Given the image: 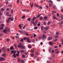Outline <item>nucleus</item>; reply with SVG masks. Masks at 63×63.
<instances>
[{"mask_svg": "<svg viewBox=\"0 0 63 63\" xmlns=\"http://www.w3.org/2000/svg\"><path fill=\"white\" fill-rule=\"evenodd\" d=\"M11 52L12 54H13V53H14L13 56H14V57L15 58H16V56L15 54V53H16V50H13L11 51Z\"/></svg>", "mask_w": 63, "mask_h": 63, "instance_id": "nucleus-1", "label": "nucleus"}, {"mask_svg": "<svg viewBox=\"0 0 63 63\" xmlns=\"http://www.w3.org/2000/svg\"><path fill=\"white\" fill-rule=\"evenodd\" d=\"M3 32L5 33V34H8V32H7V30L6 29H5L3 31Z\"/></svg>", "mask_w": 63, "mask_h": 63, "instance_id": "nucleus-2", "label": "nucleus"}, {"mask_svg": "<svg viewBox=\"0 0 63 63\" xmlns=\"http://www.w3.org/2000/svg\"><path fill=\"white\" fill-rule=\"evenodd\" d=\"M18 47H20L21 48L22 47V48L23 49V48H24L25 47L24 46H23V45L20 46V45H18Z\"/></svg>", "mask_w": 63, "mask_h": 63, "instance_id": "nucleus-3", "label": "nucleus"}, {"mask_svg": "<svg viewBox=\"0 0 63 63\" xmlns=\"http://www.w3.org/2000/svg\"><path fill=\"white\" fill-rule=\"evenodd\" d=\"M42 39L43 40H45V39H46V35L45 34H43L42 35Z\"/></svg>", "mask_w": 63, "mask_h": 63, "instance_id": "nucleus-4", "label": "nucleus"}, {"mask_svg": "<svg viewBox=\"0 0 63 63\" xmlns=\"http://www.w3.org/2000/svg\"><path fill=\"white\" fill-rule=\"evenodd\" d=\"M52 39V37H48L47 38V40L48 41H50V40H51Z\"/></svg>", "mask_w": 63, "mask_h": 63, "instance_id": "nucleus-5", "label": "nucleus"}, {"mask_svg": "<svg viewBox=\"0 0 63 63\" xmlns=\"http://www.w3.org/2000/svg\"><path fill=\"white\" fill-rule=\"evenodd\" d=\"M47 19V17L45 16L43 18V20H44V21H45V20H46Z\"/></svg>", "mask_w": 63, "mask_h": 63, "instance_id": "nucleus-6", "label": "nucleus"}, {"mask_svg": "<svg viewBox=\"0 0 63 63\" xmlns=\"http://www.w3.org/2000/svg\"><path fill=\"white\" fill-rule=\"evenodd\" d=\"M8 19L9 20H11V21H13V20H14V18H12V17H10Z\"/></svg>", "mask_w": 63, "mask_h": 63, "instance_id": "nucleus-7", "label": "nucleus"}, {"mask_svg": "<svg viewBox=\"0 0 63 63\" xmlns=\"http://www.w3.org/2000/svg\"><path fill=\"white\" fill-rule=\"evenodd\" d=\"M49 45H51V46H52L53 44V43L52 42H50L49 43Z\"/></svg>", "mask_w": 63, "mask_h": 63, "instance_id": "nucleus-8", "label": "nucleus"}, {"mask_svg": "<svg viewBox=\"0 0 63 63\" xmlns=\"http://www.w3.org/2000/svg\"><path fill=\"white\" fill-rule=\"evenodd\" d=\"M27 42H28V43H31V40H30L29 38H27Z\"/></svg>", "mask_w": 63, "mask_h": 63, "instance_id": "nucleus-9", "label": "nucleus"}, {"mask_svg": "<svg viewBox=\"0 0 63 63\" xmlns=\"http://www.w3.org/2000/svg\"><path fill=\"white\" fill-rule=\"evenodd\" d=\"M44 29H45V30H48V29H49V27H46L45 28H44Z\"/></svg>", "mask_w": 63, "mask_h": 63, "instance_id": "nucleus-10", "label": "nucleus"}, {"mask_svg": "<svg viewBox=\"0 0 63 63\" xmlns=\"http://www.w3.org/2000/svg\"><path fill=\"white\" fill-rule=\"evenodd\" d=\"M20 52L22 53H24V50H22L21 51H20Z\"/></svg>", "mask_w": 63, "mask_h": 63, "instance_id": "nucleus-11", "label": "nucleus"}, {"mask_svg": "<svg viewBox=\"0 0 63 63\" xmlns=\"http://www.w3.org/2000/svg\"><path fill=\"white\" fill-rule=\"evenodd\" d=\"M5 28H6L8 32L10 31V30H9V29H8V28H7V27H5Z\"/></svg>", "mask_w": 63, "mask_h": 63, "instance_id": "nucleus-12", "label": "nucleus"}, {"mask_svg": "<svg viewBox=\"0 0 63 63\" xmlns=\"http://www.w3.org/2000/svg\"><path fill=\"white\" fill-rule=\"evenodd\" d=\"M2 56L3 57H6V55L5 54H4L2 55Z\"/></svg>", "mask_w": 63, "mask_h": 63, "instance_id": "nucleus-13", "label": "nucleus"}, {"mask_svg": "<svg viewBox=\"0 0 63 63\" xmlns=\"http://www.w3.org/2000/svg\"><path fill=\"white\" fill-rule=\"evenodd\" d=\"M49 50L50 52H51V48L50 47L49 48Z\"/></svg>", "mask_w": 63, "mask_h": 63, "instance_id": "nucleus-14", "label": "nucleus"}, {"mask_svg": "<svg viewBox=\"0 0 63 63\" xmlns=\"http://www.w3.org/2000/svg\"><path fill=\"white\" fill-rule=\"evenodd\" d=\"M27 38H28V37H24L23 38V40H27Z\"/></svg>", "mask_w": 63, "mask_h": 63, "instance_id": "nucleus-15", "label": "nucleus"}, {"mask_svg": "<svg viewBox=\"0 0 63 63\" xmlns=\"http://www.w3.org/2000/svg\"><path fill=\"white\" fill-rule=\"evenodd\" d=\"M60 33H59V32H57L56 33V35H58Z\"/></svg>", "mask_w": 63, "mask_h": 63, "instance_id": "nucleus-16", "label": "nucleus"}, {"mask_svg": "<svg viewBox=\"0 0 63 63\" xmlns=\"http://www.w3.org/2000/svg\"><path fill=\"white\" fill-rule=\"evenodd\" d=\"M27 20H28L29 21H30V20H31V19H30V18H28L27 19Z\"/></svg>", "mask_w": 63, "mask_h": 63, "instance_id": "nucleus-17", "label": "nucleus"}, {"mask_svg": "<svg viewBox=\"0 0 63 63\" xmlns=\"http://www.w3.org/2000/svg\"><path fill=\"white\" fill-rule=\"evenodd\" d=\"M43 24L44 25H46L47 24V23H46V22L44 21L43 22Z\"/></svg>", "mask_w": 63, "mask_h": 63, "instance_id": "nucleus-18", "label": "nucleus"}, {"mask_svg": "<svg viewBox=\"0 0 63 63\" xmlns=\"http://www.w3.org/2000/svg\"><path fill=\"white\" fill-rule=\"evenodd\" d=\"M52 6V4L51 3H50L49 4V6L50 7H51Z\"/></svg>", "mask_w": 63, "mask_h": 63, "instance_id": "nucleus-19", "label": "nucleus"}, {"mask_svg": "<svg viewBox=\"0 0 63 63\" xmlns=\"http://www.w3.org/2000/svg\"><path fill=\"white\" fill-rule=\"evenodd\" d=\"M0 59L1 60V61L4 60V58L2 57H1L0 58Z\"/></svg>", "mask_w": 63, "mask_h": 63, "instance_id": "nucleus-20", "label": "nucleus"}, {"mask_svg": "<svg viewBox=\"0 0 63 63\" xmlns=\"http://www.w3.org/2000/svg\"><path fill=\"white\" fill-rule=\"evenodd\" d=\"M44 28H44L43 26H41V29L42 30H43V29H44Z\"/></svg>", "mask_w": 63, "mask_h": 63, "instance_id": "nucleus-21", "label": "nucleus"}, {"mask_svg": "<svg viewBox=\"0 0 63 63\" xmlns=\"http://www.w3.org/2000/svg\"><path fill=\"white\" fill-rule=\"evenodd\" d=\"M51 24V22L50 21H49L48 22L47 24L48 25H49V24Z\"/></svg>", "mask_w": 63, "mask_h": 63, "instance_id": "nucleus-22", "label": "nucleus"}, {"mask_svg": "<svg viewBox=\"0 0 63 63\" xmlns=\"http://www.w3.org/2000/svg\"><path fill=\"white\" fill-rule=\"evenodd\" d=\"M41 14H40L38 15L37 16V17H40V16H41Z\"/></svg>", "mask_w": 63, "mask_h": 63, "instance_id": "nucleus-23", "label": "nucleus"}, {"mask_svg": "<svg viewBox=\"0 0 63 63\" xmlns=\"http://www.w3.org/2000/svg\"><path fill=\"white\" fill-rule=\"evenodd\" d=\"M31 52L32 53H33V52H34V50H31Z\"/></svg>", "mask_w": 63, "mask_h": 63, "instance_id": "nucleus-24", "label": "nucleus"}, {"mask_svg": "<svg viewBox=\"0 0 63 63\" xmlns=\"http://www.w3.org/2000/svg\"><path fill=\"white\" fill-rule=\"evenodd\" d=\"M5 2H6V4H8V1L7 0H5Z\"/></svg>", "mask_w": 63, "mask_h": 63, "instance_id": "nucleus-25", "label": "nucleus"}, {"mask_svg": "<svg viewBox=\"0 0 63 63\" xmlns=\"http://www.w3.org/2000/svg\"><path fill=\"white\" fill-rule=\"evenodd\" d=\"M28 47L29 48H30L32 47V46L31 45H29L28 46Z\"/></svg>", "mask_w": 63, "mask_h": 63, "instance_id": "nucleus-26", "label": "nucleus"}, {"mask_svg": "<svg viewBox=\"0 0 63 63\" xmlns=\"http://www.w3.org/2000/svg\"><path fill=\"white\" fill-rule=\"evenodd\" d=\"M38 29V27H35L34 28V29Z\"/></svg>", "mask_w": 63, "mask_h": 63, "instance_id": "nucleus-27", "label": "nucleus"}, {"mask_svg": "<svg viewBox=\"0 0 63 63\" xmlns=\"http://www.w3.org/2000/svg\"><path fill=\"white\" fill-rule=\"evenodd\" d=\"M40 20H42V19H43V17H40Z\"/></svg>", "mask_w": 63, "mask_h": 63, "instance_id": "nucleus-28", "label": "nucleus"}, {"mask_svg": "<svg viewBox=\"0 0 63 63\" xmlns=\"http://www.w3.org/2000/svg\"><path fill=\"white\" fill-rule=\"evenodd\" d=\"M48 2H51L52 3H53L52 1L50 0H49L48 1Z\"/></svg>", "mask_w": 63, "mask_h": 63, "instance_id": "nucleus-29", "label": "nucleus"}, {"mask_svg": "<svg viewBox=\"0 0 63 63\" xmlns=\"http://www.w3.org/2000/svg\"><path fill=\"white\" fill-rule=\"evenodd\" d=\"M10 22V20L9 19H8V20H7V23H9V22Z\"/></svg>", "mask_w": 63, "mask_h": 63, "instance_id": "nucleus-30", "label": "nucleus"}, {"mask_svg": "<svg viewBox=\"0 0 63 63\" xmlns=\"http://www.w3.org/2000/svg\"><path fill=\"white\" fill-rule=\"evenodd\" d=\"M30 37H31V38H33V35H32Z\"/></svg>", "mask_w": 63, "mask_h": 63, "instance_id": "nucleus-31", "label": "nucleus"}, {"mask_svg": "<svg viewBox=\"0 0 63 63\" xmlns=\"http://www.w3.org/2000/svg\"><path fill=\"white\" fill-rule=\"evenodd\" d=\"M21 62L22 63H24V60H22L21 61Z\"/></svg>", "mask_w": 63, "mask_h": 63, "instance_id": "nucleus-32", "label": "nucleus"}, {"mask_svg": "<svg viewBox=\"0 0 63 63\" xmlns=\"http://www.w3.org/2000/svg\"><path fill=\"white\" fill-rule=\"evenodd\" d=\"M22 56L23 58H24L25 57V55H23Z\"/></svg>", "mask_w": 63, "mask_h": 63, "instance_id": "nucleus-33", "label": "nucleus"}, {"mask_svg": "<svg viewBox=\"0 0 63 63\" xmlns=\"http://www.w3.org/2000/svg\"><path fill=\"white\" fill-rule=\"evenodd\" d=\"M32 42H33V43H35V40H34V39H33L32 41Z\"/></svg>", "mask_w": 63, "mask_h": 63, "instance_id": "nucleus-34", "label": "nucleus"}, {"mask_svg": "<svg viewBox=\"0 0 63 63\" xmlns=\"http://www.w3.org/2000/svg\"><path fill=\"white\" fill-rule=\"evenodd\" d=\"M16 56L18 57L19 56V54H16Z\"/></svg>", "mask_w": 63, "mask_h": 63, "instance_id": "nucleus-35", "label": "nucleus"}, {"mask_svg": "<svg viewBox=\"0 0 63 63\" xmlns=\"http://www.w3.org/2000/svg\"><path fill=\"white\" fill-rule=\"evenodd\" d=\"M59 52V51L58 50L57 51L55 52V53H58Z\"/></svg>", "mask_w": 63, "mask_h": 63, "instance_id": "nucleus-36", "label": "nucleus"}, {"mask_svg": "<svg viewBox=\"0 0 63 63\" xmlns=\"http://www.w3.org/2000/svg\"><path fill=\"white\" fill-rule=\"evenodd\" d=\"M31 56H34V54H31Z\"/></svg>", "mask_w": 63, "mask_h": 63, "instance_id": "nucleus-37", "label": "nucleus"}, {"mask_svg": "<svg viewBox=\"0 0 63 63\" xmlns=\"http://www.w3.org/2000/svg\"><path fill=\"white\" fill-rule=\"evenodd\" d=\"M6 10L7 11H10V9L9 8H7L6 9Z\"/></svg>", "mask_w": 63, "mask_h": 63, "instance_id": "nucleus-38", "label": "nucleus"}, {"mask_svg": "<svg viewBox=\"0 0 63 63\" xmlns=\"http://www.w3.org/2000/svg\"><path fill=\"white\" fill-rule=\"evenodd\" d=\"M1 11H4V8H1Z\"/></svg>", "mask_w": 63, "mask_h": 63, "instance_id": "nucleus-39", "label": "nucleus"}, {"mask_svg": "<svg viewBox=\"0 0 63 63\" xmlns=\"http://www.w3.org/2000/svg\"><path fill=\"white\" fill-rule=\"evenodd\" d=\"M14 48L13 47H12L10 48V49H13Z\"/></svg>", "mask_w": 63, "mask_h": 63, "instance_id": "nucleus-40", "label": "nucleus"}, {"mask_svg": "<svg viewBox=\"0 0 63 63\" xmlns=\"http://www.w3.org/2000/svg\"><path fill=\"white\" fill-rule=\"evenodd\" d=\"M9 12L6 13V16H8V15H9Z\"/></svg>", "mask_w": 63, "mask_h": 63, "instance_id": "nucleus-41", "label": "nucleus"}, {"mask_svg": "<svg viewBox=\"0 0 63 63\" xmlns=\"http://www.w3.org/2000/svg\"><path fill=\"white\" fill-rule=\"evenodd\" d=\"M35 7H39V6L37 5H36V4L35 5Z\"/></svg>", "mask_w": 63, "mask_h": 63, "instance_id": "nucleus-42", "label": "nucleus"}, {"mask_svg": "<svg viewBox=\"0 0 63 63\" xmlns=\"http://www.w3.org/2000/svg\"><path fill=\"white\" fill-rule=\"evenodd\" d=\"M53 8L54 9H56V7H55V6H53Z\"/></svg>", "mask_w": 63, "mask_h": 63, "instance_id": "nucleus-43", "label": "nucleus"}, {"mask_svg": "<svg viewBox=\"0 0 63 63\" xmlns=\"http://www.w3.org/2000/svg\"><path fill=\"white\" fill-rule=\"evenodd\" d=\"M24 34H26V35L27 33V32H24Z\"/></svg>", "mask_w": 63, "mask_h": 63, "instance_id": "nucleus-44", "label": "nucleus"}, {"mask_svg": "<svg viewBox=\"0 0 63 63\" xmlns=\"http://www.w3.org/2000/svg\"><path fill=\"white\" fill-rule=\"evenodd\" d=\"M11 14H13V9H11Z\"/></svg>", "mask_w": 63, "mask_h": 63, "instance_id": "nucleus-45", "label": "nucleus"}, {"mask_svg": "<svg viewBox=\"0 0 63 63\" xmlns=\"http://www.w3.org/2000/svg\"><path fill=\"white\" fill-rule=\"evenodd\" d=\"M33 6V3H32L31 5V7L32 8Z\"/></svg>", "mask_w": 63, "mask_h": 63, "instance_id": "nucleus-46", "label": "nucleus"}, {"mask_svg": "<svg viewBox=\"0 0 63 63\" xmlns=\"http://www.w3.org/2000/svg\"><path fill=\"white\" fill-rule=\"evenodd\" d=\"M52 53H54V50H52Z\"/></svg>", "mask_w": 63, "mask_h": 63, "instance_id": "nucleus-47", "label": "nucleus"}, {"mask_svg": "<svg viewBox=\"0 0 63 63\" xmlns=\"http://www.w3.org/2000/svg\"><path fill=\"white\" fill-rule=\"evenodd\" d=\"M22 11H26V10L25 9H22Z\"/></svg>", "mask_w": 63, "mask_h": 63, "instance_id": "nucleus-48", "label": "nucleus"}, {"mask_svg": "<svg viewBox=\"0 0 63 63\" xmlns=\"http://www.w3.org/2000/svg\"><path fill=\"white\" fill-rule=\"evenodd\" d=\"M25 16H24L23 17H22V19H23V18H25Z\"/></svg>", "mask_w": 63, "mask_h": 63, "instance_id": "nucleus-49", "label": "nucleus"}, {"mask_svg": "<svg viewBox=\"0 0 63 63\" xmlns=\"http://www.w3.org/2000/svg\"><path fill=\"white\" fill-rule=\"evenodd\" d=\"M1 26H2V27H4V25L3 24H2L1 25Z\"/></svg>", "mask_w": 63, "mask_h": 63, "instance_id": "nucleus-50", "label": "nucleus"}, {"mask_svg": "<svg viewBox=\"0 0 63 63\" xmlns=\"http://www.w3.org/2000/svg\"><path fill=\"white\" fill-rule=\"evenodd\" d=\"M35 54L36 55H38V52H36V53H35Z\"/></svg>", "mask_w": 63, "mask_h": 63, "instance_id": "nucleus-51", "label": "nucleus"}, {"mask_svg": "<svg viewBox=\"0 0 63 63\" xmlns=\"http://www.w3.org/2000/svg\"><path fill=\"white\" fill-rule=\"evenodd\" d=\"M10 51V49L9 48H8L7 49V52H9Z\"/></svg>", "mask_w": 63, "mask_h": 63, "instance_id": "nucleus-52", "label": "nucleus"}, {"mask_svg": "<svg viewBox=\"0 0 63 63\" xmlns=\"http://www.w3.org/2000/svg\"><path fill=\"white\" fill-rule=\"evenodd\" d=\"M3 6V4H0V7H1Z\"/></svg>", "mask_w": 63, "mask_h": 63, "instance_id": "nucleus-53", "label": "nucleus"}, {"mask_svg": "<svg viewBox=\"0 0 63 63\" xmlns=\"http://www.w3.org/2000/svg\"><path fill=\"white\" fill-rule=\"evenodd\" d=\"M16 37L17 39H18L19 38V37L18 36H16Z\"/></svg>", "mask_w": 63, "mask_h": 63, "instance_id": "nucleus-54", "label": "nucleus"}, {"mask_svg": "<svg viewBox=\"0 0 63 63\" xmlns=\"http://www.w3.org/2000/svg\"><path fill=\"white\" fill-rule=\"evenodd\" d=\"M20 41H21V42H23V39H21L20 40Z\"/></svg>", "mask_w": 63, "mask_h": 63, "instance_id": "nucleus-55", "label": "nucleus"}, {"mask_svg": "<svg viewBox=\"0 0 63 63\" xmlns=\"http://www.w3.org/2000/svg\"><path fill=\"white\" fill-rule=\"evenodd\" d=\"M36 37V35L35 34H34V37L35 38V37Z\"/></svg>", "mask_w": 63, "mask_h": 63, "instance_id": "nucleus-56", "label": "nucleus"}, {"mask_svg": "<svg viewBox=\"0 0 63 63\" xmlns=\"http://www.w3.org/2000/svg\"><path fill=\"white\" fill-rule=\"evenodd\" d=\"M34 17V18L35 19H37V18H38L37 16L36 17Z\"/></svg>", "mask_w": 63, "mask_h": 63, "instance_id": "nucleus-57", "label": "nucleus"}, {"mask_svg": "<svg viewBox=\"0 0 63 63\" xmlns=\"http://www.w3.org/2000/svg\"><path fill=\"white\" fill-rule=\"evenodd\" d=\"M37 25L38 26H40L41 25H40V24L39 23H38V25Z\"/></svg>", "mask_w": 63, "mask_h": 63, "instance_id": "nucleus-58", "label": "nucleus"}, {"mask_svg": "<svg viewBox=\"0 0 63 63\" xmlns=\"http://www.w3.org/2000/svg\"><path fill=\"white\" fill-rule=\"evenodd\" d=\"M43 32L44 33H46V32H45V31H43Z\"/></svg>", "mask_w": 63, "mask_h": 63, "instance_id": "nucleus-59", "label": "nucleus"}, {"mask_svg": "<svg viewBox=\"0 0 63 63\" xmlns=\"http://www.w3.org/2000/svg\"><path fill=\"white\" fill-rule=\"evenodd\" d=\"M55 38H58V36H55Z\"/></svg>", "mask_w": 63, "mask_h": 63, "instance_id": "nucleus-60", "label": "nucleus"}, {"mask_svg": "<svg viewBox=\"0 0 63 63\" xmlns=\"http://www.w3.org/2000/svg\"><path fill=\"white\" fill-rule=\"evenodd\" d=\"M47 63H50L49 62V61H47Z\"/></svg>", "mask_w": 63, "mask_h": 63, "instance_id": "nucleus-61", "label": "nucleus"}, {"mask_svg": "<svg viewBox=\"0 0 63 63\" xmlns=\"http://www.w3.org/2000/svg\"><path fill=\"white\" fill-rule=\"evenodd\" d=\"M18 32H20V33H22V31H18Z\"/></svg>", "mask_w": 63, "mask_h": 63, "instance_id": "nucleus-62", "label": "nucleus"}, {"mask_svg": "<svg viewBox=\"0 0 63 63\" xmlns=\"http://www.w3.org/2000/svg\"><path fill=\"white\" fill-rule=\"evenodd\" d=\"M54 47L55 48H57V47H58V46H55V47Z\"/></svg>", "mask_w": 63, "mask_h": 63, "instance_id": "nucleus-63", "label": "nucleus"}, {"mask_svg": "<svg viewBox=\"0 0 63 63\" xmlns=\"http://www.w3.org/2000/svg\"><path fill=\"white\" fill-rule=\"evenodd\" d=\"M17 52L18 53V54H19V52L18 51H17Z\"/></svg>", "mask_w": 63, "mask_h": 63, "instance_id": "nucleus-64", "label": "nucleus"}]
</instances>
